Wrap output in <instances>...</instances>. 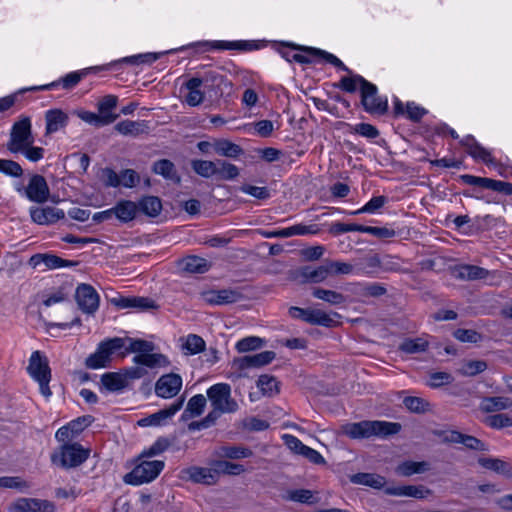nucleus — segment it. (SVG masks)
Here are the masks:
<instances>
[{"instance_id":"obj_1","label":"nucleus","mask_w":512,"mask_h":512,"mask_svg":"<svg viewBox=\"0 0 512 512\" xmlns=\"http://www.w3.org/2000/svg\"><path fill=\"white\" fill-rule=\"evenodd\" d=\"M401 429V424L397 422L364 420L346 424L343 427V432L352 439H364L371 437L387 438L398 434Z\"/></svg>"},{"instance_id":"obj_2","label":"nucleus","mask_w":512,"mask_h":512,"mask_svg":"<svg viewBox=\"0 0 512 512\" xmlns=\"http://www.w3.org/2000/svg\"><path fill=\"white\" fill-rule=\"evenodd\" d=\"M90 456V450L80 443L60 444L51 454V463L63 469L81 466Z\"/></svg>"},{"instance_id":"obj_3","label":"nucleus","mask_w":512,"mask_h":512,"mask_svg":"<svg viewBox=\"0 0 512 512\" xmlns=\"http://www.w3.org/2000/svg\"><path fill=\"white\" fill-rule=\"evenodd\" d=\"M125 347V339L114 337L100 342L96 351L86 358L85 365L89 369L108 367L112 355Z\"/></svg>"},{"instance_id":"obj_4","label":"nucleus","mask_w":512,"mask_h":512,"mask_svg":"<svg viewBox=\"0 0 512 512\" xmlns=\"http://www.w3.org/2000/svg\"><path fill=\"white\" fill-rule=\"evenodd\" d=\"M33 143L34 136L32 134L31 119L28 116H20L11 127L6 148L10 153L17 154Z\"/></svg>"},{"instance_id":"obj_5","label":"nucleus","mask_w":512,"mask_h":512,"mask_svg":"<svg viewBox=\"0 0 512 512\" xmlns=\"http://www.w3.org/2000/svg\"><path fill=\"white\" fill-rule=\"evenodd\" d=\"M164 467L165 463L161 460H142L124 476L123 481L134 486L150 483L159 476Z\"/></svg>"},{"instance_id":"obj_6","label":"nucleus","mask_w":512,"mask_h":512,"mask_svg":"<svg viewBox=\"0 0 512 512\" xmlns=\"http://www.w3.org/2000/svg\"><path fill=\"white\" fill-rule=\"evenodd\" d=\"M29 375L38 382L41 394L48 398L52 392L49 387L51 370L47 358L40 351H34L29 359L27 367Z\"/></svg>"},{"instance_id":"obj_7","label":"nucleus","mask_w":512,"mask_h":512,"mask_svg":"<svg viewBox=\"0 0 512 512\" xmlns=\"http://www.w3.org/2000/svg\"><path fill=\"white\" fill-rule=\"evenodd\" d=\"M207 397L214 409L224 413H234L238 410V404L231 397V387L227 383H217L209 387Z\"/></svg>"},{"instance_id":"obj_8","label":"nucleus","mask_w":512,"mask_h":512,"mask_svg":"<svg viewBox=\"0 0 512 512\" xmlns=\"http://www.w3.org/2000/svg\"><path fill=\"white\" fill-rule=\"evenodd\" d=\"M459 178L464 184L478 186L504 195L512 196V183L510 182L470 174L460 175Z\"/></svg>"},{"instance_id":"obj_9","label":"nucleus","mask_w":512,"mask_h":512,"mask_svg":"<svg viewBox=\"0 0 512 512\" xmlns=\"http://www.w3.org/2000/svg\"><path fill=\"white\" fill-rule=\"evenodd\" d=\"M18 192H24L25 196L32 202L44 203L49 199L50 189L46 179L39 174L31 176L28 185L22 189L17 188Z\"/></svg>"},{"instance_id":"obj_10","label":"nucleus","mask_w":512,"mask_h":512,"mask_svg":"<svg viewBox=\"0 0 512 512\" xmlns=\"http://www.w3.org/2000/svg\"><path fill=\"white\" fill-rule=\"evenodd\" d=\"M372 90L366 92L364 86L360 90L361 104L364 110L370 114L383 115L388 110V101L378 95V89L375 84L369 82Z\"/></svg>"},{"instance_id":"obj_11","label":"nucleus","mask_w":512,"mask_h":512,"mask_svg":"<svg viewBox=\"0 0 512 512\" xmlns=\"http://www.w3.org/2000/svg\"><path fill=\"white\" fill-rule=\"evenodd\" d=\"M75 298L79 308L86 314L92 315L99 308V294L89 284H80L76 289Z\"/></svg>"},{"instance_id":"obj_12","label":"nucleus","mask_w":512,"mask_h":512,"mask_svg":"<svg viewBox=\"0 0 512 512\" xmlns=\"http://www.w3.org/2000/svg\"><path fill=\"white\" fill-rule=\"evenodd\" d=\"M182 388V378L175 373L162 375L155 384L157 396L170 399L176 396Z\"/></svg>"},{"instance_id":"obj_13","label":"nucleus","mask_w":512,"mask_h":512,"mask_svg":"<svg viewBox=\"0 0 512 512\" xmlns=\"http://www.w3.org/2000/svg\"><path fill=\"white\" fill-rule=\"evenodd\" d=\"M242 293L237 289L208 290L201 293L202 300L210 305H227L242 299Z\"/></svg>"},{"instance_id":"obj_14","label":"nucleus","mask_w":512,"mask_h":512,"mask_svg":"<svg viewBox=\"0 0 512 512\" xmlns=\"http://www.w3.org/2000/svg\"><path fill=\"white\" fill-rule=\"evenodd\" d=\"M183 402L184 399L181 398L169 405V407L161 409L147 417L141 418L138 420L137 424L141 427L162 426L182 408Z\"/></svg>"},{"instance_id":"obj_15","label":"nucleus","mask_w":512,"mask_h":512,"mask_svg":"<svg viewBox=\"0 0 512 512\" xmlns=\"http://www.w3.org/2000/svg\"><path fill=\"white\" fill-rule=\"evenodd\" d=\"M275 356L276 354L273 351H262L254 355L235 358L233 360V366L237 367L239 370L261 368L271 363L275 359Z\"/></svg>"},{"instance_id":"obj_16","label":"nucleus","mask_w":512,"mask_h":512,"mask_svg":"<svg viewBox=\"0 0 512 512\" xmlns=\"http://www.w3.org/2000/svg\"><path fill=\"white\" fill-rule=\"evenodd\" d=\"M10 512H55V505L48 500L19 498L10 507Z\"/></svg>"},{"instance_id":"obj_17","label":"nucleus","mask_w":512,"mask_h":512,"mask_svg":"<svg viewBox=\"0 0 512 512\" xmlns=\"http://www.w3.org/2000/svg\"><path fill=\"white\" fill-rule=\"evenodd\" d=\"M111 303L119 309H135L137 311H146L157 308L154 300L140 296H119L112 298Z\"/></svg>"},{"instance_id":"obj_18","label":"nucleus","mask_w":512,"mask_h":512,"mask_svg":"<svg viewBox=\"0 0 512 512\" xmlns=\"http://www.w3.org/2000/svg\"><path fill=\"white\" fill-rule=\"evenodd\" d=\"M181 478L198 484H216V472L214 468L191 466L181 471Z\"/></svg>"},{"instance_id":"obj_19","label":"nucleus","mask_w":512,"mask_h":512,"mask_svg":"<svg viewBox=\"0 0 512 512\" xmlns=\"http://www.w3.org/2000/svg\"><path fill=\"white\" fill-rule=\"evenodd\" d=\"M195 46H201L204 51L210 50H238V51H251L256 48V45L251 41L239 40V41H203L197 42Z\"/></svg>"},{"instance_id":"obj_20","label":"nucleus","mask_w":512,"mask_h":512,"mask_svg":"<svg viewBox=\"0 0 512 512\" xmlns=\"http://www.w3.org/2000/svg\"><path fill=\"white\" fill-rule=\"evenodd\" d=\"M86 74H87L86 70L71 72V73H68L67 75H65L64 77H62L61 79H59L58 81H54L52 83L45 84V85L33 86L30 88H26V89L20 90V93L25 92V91L52 90L55 87H57L58 85H61L64 89L69 90V89L74 88Z\"/></svg>"},{"instance_id":"obj_21","label":"nucleus","mask_w":512,"mask_h":512,"mask_svg":"<svg viewBox=\"0 0 512 512\" xmlns=\"http://www.w3.org/2000/svg\"><path fill=\"white\" fill-rule=\"evenodd\" d=\"M30 216L33 222L39 225H50L65 217L63 210L56 207L46 206L43 208H30Z\"/></svg>"},{"instance_id":"obj_22","label":"nucleus","mask_w":512,"mask_h":512,"mask_svg":"<svg viewBox=\"0 0 512 512\" xmlns=\"http://www.w3.org/2000/svg\"><path fill=\"white\" fill-rule=\"evenodd\" d=\"M114 129L123 136L133 138L147 135L150 132L149 122L146 120H122L115 125Z\"/></svg>"},{"instance_id":"obj_23","label":"nucleus","mask_w":512,"mask_h":512,"mask_svg":"<svg viewBox=\"0 0 512 512\" xmlns=\"http://www.w3.org/2000/svg\"><path fill=\"white\" fill-rule=\"evenodd\" d=\"M460 144L465 147L467 153L475 160H480L485 164L494 163V159L489 150L480 145L474 136L467 135L460 140Z\"/></svg>"},{"instance_id":"obj_24","label":"nucleus","mask_w":512,"mask_h":512,"mask_svg":"<svg viewBox=\"0 0 512 512\" xmlns=\"http://www.w3.org/2000/svg\"><path fill=\"white\" fill-rule=\"evenodd\" d=\"M489 275V270L477 265L461 264L453 268V276L462 281L483 280Z\"/></svg>"},{"instance_id":"obj_25","label":"nucleus","mask_w":512,"mask_h":512,"mask_svg":"<svg viewBox=\"0 0 512 512\" xmlns=\"http://www.w3.org/2000/svg\"><path fill=\"white\" fill-rule=\"evenodd\" d=\"M428 111L415 102H407L404 105L399 99L394 101V114L396 117L405 116L412 122H419Z\"/></svg>"},{"instance_id":"obj_26","label":"nucleus","mask_w":512,"mask_h":512,"mask_svg":"<svg viewBox=\"0 0 512 512\" xmlns=\"http://www.w3.org/2000/svg\"><path fill=\"white\" fill-rule=\"evenodd\" d=\"M45 121V134L50 135L65 128L68 124L69 116L60 109H50L45 113Z\"/></svg>"},{"instance_id":"obj_27","label":"nucleus","mask_w":512,"mask_h":512,"mask_svg":"<svg viewBox=\"0 0 512 512\" xmlns=\"http://www.w3.org/2000/svg\"><path fill=\"white\" fill-rule=\"evenodd\" d=\"M41 264H44L48 269H56L74 265L72 261L62 259L61 257L53 254H35L29 259V265L34 268Z\"/></svg>"},{"instance_id":"obj_28","label":"nucleus","mask_w":512,"mask_h":512,"mask_svg":"<svg viewBox=\"0 0 512 512\" xmlns=\"http://www.w3.org/2000/svg\"><path fill=\"white\" fill-rule=\"evenodd\" d=\"M202 85L203 81L199 77H192L184 83L183 87L188 91L185 102L189 106L195 107L204 101L205 95L200 89Z\"/></svg>"},{"instance_id":"obj_29","label":"nucleus","mask_w":512,"mask_h":512,"mask_svg":"<svg viewBox=\"0 0 512 512\" xmlns=\"http://www.w3.org/2000/svg\"><path fill=\"white\" fill-rule=\"evenodd\" d=\"M133 363L152 369L168 367L170 365V361L166 355L150 352L135 355L133 358Z\"/></svg>"},{"instance_id":"obj_30","label":"nucleus","mask_w":512,"mask_h":512,"mask_svg":"<svg viewBox=\"0 0 512 512\" xmlns=\"http://www.w3.org/2000/svg\"><path fill=\"white\" fill-rule=\"evenodd\" d=\"M351 76H344L340 79L338 83L334 84V87L341 89L347 93H354L358 86L360 90L364 86V89L367 91L372 90V87L369 85V81L366 80L363 76L359 74H350Z\"/></svg>"},{"instance_id":"obj_31","label":"nucleus","mask_w":512,"mask_h":512,"mask_svg":"<svg viewBox=\"0 0 512 512\" xmlns=\"http://www.w3.org/2000/svg\"><path fill=\"white\" fill-rule=\"evenodd\" d=\"M337 312L327 313L321 309L310 308L309 317L307 323L310 325H318L327 328L337 326L338 322L334 317H339Z\"/></svg>"},{"instance_id":"obj_32","label":"nucleus","mask_w":512,"mask_h":512,"mask_svg":"<svg viewBox=\"0 0 512 512\" xmlns=\"http://www.w3.org/2000/svg\"><path fill=\"white\" fill-rule=\"evenodd\" d=\"M152 171L155 174L161 175L166 180L172 181L174 183H180L181 181L174 163L168 159H161L154 162Z\"/></svg>"},{"instance_id":"obj_33","label":"nucleus","mask_w":512,"mask_h":512,"mask_svg":"<svg viewBox=\"0 0 512 512\" xmlns=\"http://www.w3.org/2000/svg\"><path fill=\"white\" fill-rule=\"evenodd\" d=\"M387 493L395 496H408L417 499L426 498L431 494V490L425 488L422 485H406V486H398L393 488H388Z\"/></svg>"},{"instance_id":"obj_34","label":"nucleus","mask_w":512,"mask_h":512,"mask_svg":"<svg viewBox=\"0 0 512 512\" xmlns=\"http://www.w3.org/2000/svg\"><path fill=\"white\" fill-rule=\"evenodd\" d=\"M114 216L121 222L133 220L138 212L137 203L130 200H121L113 207Z\"/></svg>"},{"instance_id":"obj_35","label":"nucleus","mask_w":512,"mask_h":512,"mask_svg":"<svg viewBox=\"0 0 512 512\" xmlns=\"http://www.w3.org/2000/svg\"><path fill=\"white\" fill-rule=\"evenodd\" d=\"M299 275L306 282L321 283L329 276V267L322 265L318 267L304 266L299 270Z\"/></svg>"},{"instance_id":"obj_36","label":"nucleus","mask_w":512,"mask_h":512,"mask_svg":"<svg viewBox=\"0 0 512 512\" xmlns=\"http://www.w3.org/2000/svg\"><path fill=\"white\" fill-rule=\"evenodd\" d=\"M101 384L109 392H120L128 385V382L120 373L107 372L101 376Z\"/></svg>"},{"instance_id":"obj_37","label":"nucleus","mask_w":512,"mask_h":512,"mask_svg":"<svg viewBox=\"0 0 512 512\" xmlns=\"http://www.w3.org/2000/svg\"><path fill=\"white\" fill-rule=\"evenodd\" d=\"M213 148L216 154L222 157L238 158L244 153L242 147L227 139H220L214 142Z\"/></svg>"},{"instance_id":"obj_38","label":"nucleus","mask_w":512,"mask_h":512,"mask_svg":"<svg viewBox=\"0 0 512 512\" xmlns=\"http://www.w3.org/2000/svg\"><path fill=\"white\" fill-rule=\"evenodd\" d=\"M512 406V401L508 397L493 396L485 397L480 403V410L485 413L496 412L508 409Z\"/></svg>"},{"instance_id":"obj_39","label":"nucleus","mask_w":512,"mask_h":512,"mask_svg":"<svg viewBox=\"0 0 512 512\" xmlns=\"http://www.w3.org/2000/svg\"><path fill=\"white\" fill-rule=\"evenodd\" d=\"M206 402V398L202 394L194 395L189 399L181 418L188 420L200 416L204 411Z\"/></svg>"},{"instance_id":"obj_40","label":"nucleus","mask_w":512,"mask_h":512,"mask_svg":"<svg viewBox=\"0 0 512 512\" xmlns=\"http://www.w3.org/2000/svg\"><path fill=\"white\" fill-rule=\"evenodd\" d=\"M137 206L138 211L149 217H157L162 210V202L157 196L142 197Z\"/></svg>"},{"instance_id":"obj_41","label":"nucleus","mask_w":512,"mask_h":512,"mask_svg":"<svg viewBox=\"0 0 512 512\" xmlns=\"http://www.w3.org/2000/svg\"><path fill=\"white\" fill-rule=\"evenodd\" d=\"M182 270L189 273L202 274L209 270L208 261L199 256H188L180 262Z\"/></svg>"},{"instance_id":"obj_42","label":"nucleus","mask_w":512,"mask_h":512,"mask_svg":"<svg viewBox=\"0 0 512 512\" xmlns=\"http://www.w3.org/2000/svg\"><path fill=\"white\" fill-rule=\"evenodd\" d=\"M240 174L239 168L226 160H216L215 176L220 180L231 181Z\"/></svg>"},{"instance_id":"obj_43","label":"nucleus","mask_w":512,"mask_h":512,"mask_svg":"<svg viewBox=\"0 0 512 512\" xmlns=\"http://www.w3.org/2000/svg\"><path fill=\"white\" fill-rule=\"evenodd\" d=\"M313 297L323 300L330 305H342L346 302V296L334 290L316 287L312 290Z\"/></svg>"},{"instance_id":"obj_44","label":"nucleus","mask_w":512,"mask_h":512,"mask_svg":"<svg viewBox=\"0 0 512 512\" xmlns=\"http://www.w3.org/2000/svg\"><path fill=\"white\" fill-rule=\"evenodd\" d=\"M118 103V98L115 95H106L101 98L97 104L98 112L100 116H105L113 123L118 115L113 113Z\"/></svg>"},{"instance_id":"obj_45","label":"nucleus","mask_w":512,"mask_h":512,"mask_svg":"<svg viewBox=\"0 0 512 512\" xmlns=\"http://www.w3.org/2000/svg\"><path fill=\"white\" fill-rule=\"evenodd\" d=\"M429 343L424 338H406L400 345L399 350L406 354H417L427 350Z\"/></svg>"},{"instance_id":"obj_46","label":"nucleus","mask_w":512,"mask_h":512,"mask_svg":"<svg viewBox=\"0 0 512 512\" xmlns=\"http://www.w3.org/2000/svg\"><path fill=\"white\" fill-rule=\"evenodd\" d=\"M429 470V464L425 461H404L396 468V472L401 476H411L414 474H421Z\"/></svg>"},{"instance_id":"obj_47","label":"nucleus","mask_w":512,"mask_h":512,"mask_svg":"<svg viewBox=\"0 0 512 512\" xmlns=\"http://www.w3.org/2000/svg\"><path fill=\"white\" fill-rule=\"evenodd\" d=\"M256 384L261 393L267 397L275 396L280 391L277 379L267 374L260 375Z\"/></svg>"},{"instance_id":"obj_48","label":"nucleus","mask_w":512,"mask_h":512,"mask_svg":"<svg viewBox=\"0 0 512 512\" xmlns=\"http://www.w3.org/2000/svg\"><path fill=\"white\" fill-rule=\"evenodd\" d=\"M350 480L354 484L370 486L377 489L382 488L385 484V480L382 476L372 473H357L352 475Z\"/></svg>"},{"instance_id":"obj_49","label":"nucleus","mask_w":512,"mask_h":512,"mask_svg":"<svg viewBox=\"0 0 512 512\" xmlns=\"http://www.w3.org/2000/svg\"><path fill=\"white\" fill-rule=\"evenodd\" d=\"M478 463L485 469L503 475H508L511 471L509 463L498 458L480 457Z\"/></svg>"},{"instance_id":"obj_50","label":"nucleus","mask_w":512,"mask_h":512,"mask_svg":"<svg viewBox=\"0 0 512 512\" xmlns=\"http://www.w3.org/2000/svg\"><path fill=\"white\" fill-rule=\"evenodd\" d=\"M357 268V274L375 276L381 268V260L378 255H370L364 258Z\"/></svg>"},{"instance_id":"obj_51","label":"nucleus","mask_w":512,"mask_h":512,"mask_svg":"<svg viewBox=\"0 0 512 512\" xmlns=\"http://www.w3.org/2000/svg\"><path fill=\"white\" fill-rule=\"evenodd\" d=\"M305 51L312 55H318L319 57L323 58L326 62L335 66L336 68L345 71L348 74H352V71L338 57H336L332 53H329L325 50H321L318 48H306Z\"/></svg>"},{"instance_id":"obj_52","label":"nucleus","mask_w":512,"mask_h":512,"mask_svg":"<svg viewBox=\"0 0 512 512\" xmlns=\"http://www.w3.org/2000/svg\"><path fill=\"white\" fill-rule=\"evenodd\" d=\"M74 114L77 115V117H79L82 121L95 127H103L111 124L110 119L105 116H100L99 113L96 114L86 110H76L74 111Z\"/></svg>"},{"instance_id":"obj_53","label":"nucleus","mask_w":512,"mask_h":512,"mask_svg":"<svg viewBox=\"0 0 512 512\" xmlns=\"http://www.w3.org/2000/svg\"><path fill=\"white\" fill-rule=\"evenodd\" d=\"M214 471L216 472V481L218 480V475L228 474V475H239L245 471V468L241 464L232 463L225 460L216 461L214 463Z\"/></svg>"},{"instance_id":"obj_54","label":"nucleus","mask_w":512,"mask_h":512,"mask_svg":"<svg viewBox=\"0 0 512 512\" xmlns=\"http://www.w3.org/2000/svg\"><path fill=\"white\" fill-rule=\"evenodd\" d=\"M264 344V339L257 336H249L240 339L236 343L235 348L239 353H246L249 351L260 349L264 346Z\"/></svg>"},{"instance_id":"obj_55","label":"nucleus","mask_w":512,"mask_h":512,"mask_svg":"<svg viewBox=\"0 0 512 512\" xmlns=\"http://www.w3.org/2000/svg\"><path fill=\"white\" fill-rule=\"evenodd\" d=\"M191 166L194 172L201 177L210 178L215 176L216 161L193 160Z\"/></svg>"},{"instance_id":"obj_56","label":"nucleus","mask_w":512,"mask_h":512,"mask_svg":"<svg viewBox=\"0 0 512 512\" xmlns=\"http://www.w3.org/2000/svg\"><path fill=\"white\" fill-rule=\"evenodd\" d=\"M171 445V441L166 437H159L156 441L147 449H145L140 458H150L165 452Z\"/></svg>"},{"instance_id":"obj_57","label":"nucleus","mask_w":512,"mask_h":512,"mask_svg":"<svg viewBox=\"0 0 512 512\" xmlns=\"http://www.w3.org/2000/svg\"><path fill=\"white\" fill-rule=\"evenodd\" d=\"M125 343L128 342L129 345L126 348V352H133L138 354H143L147 352H152L154 350V344L150 341L142 340V339H134L130 337H126Z\"/></svg>"},{"instance_id":"obj_58","label":"nucleus","mask_w":512,"mask_h":512,"mask_svg":"<svg viewBox=\"0 0 512 512\" xmlns=\"http://www.w3.org/2000/svg\"><path fill=\"white\" fill-rule=\"evenodd\" d=\"M487 369V363L483 360H469L465 362L459 369V373L463 376L473 377Z\"/></svg>"},{"instance_id":"obj_59","label":"nucleus","mask_w":512,"mask_h":512,"mask_svg":"<svg viewBox=\"0 0 512 512\" xmlns=\"http://www.w3.org/2000/svg\"><path fill=\"white\" fill-rule=\"evenodd\" d=\"M159 56L160 55L157 53L137 54V55L124 57V58L116 61L115 64L116 63H127V64H131V65L152 64L156 60L159 59Z\"/></svg>"},{"instance_id":"obj_60","label":"nucleus","mask_w":512,"mask_h":512,"mask_svg":"<svg viewBox=\"0 0 512 512\" xmlns=\"http://www.w3.org/2000/svg\"><path fill=\"white\" fill-rule=\"evenodd\" d=\"M0 172L10 177L19 178L23 175V168L14 160L0 158Z\"/></svg>"},{"instance_id":"obj_61","label":"nucleus","mask_w":512,"mask_h":512,"mask_svg":"<svg viewBox=\"0 0 512 512\" xmlns=\"http://www.w3.org/2000/svg\"><path fill=\"white\" fill-rule=\"evenodd\" d=\"M387 202V197L381 195V196H374L372 197L362 208L350 212L352 215H358L362 213H375L377 210L382 208Z\"/></svg>"},{"instance_id":"obj_62","label":"nucleus","mask_w":512,"mask_h":512,"mask_svg":"<svg viewBox=\"0 0 512 512\" xmlns=\"http://www.w3.org/2000/svg\"><path fill=\"white\" fill-rule=\"evenodd\" d=\"M205 341L202 337L196 334H189L183 345V348L187 351V354H197L205 349Z\"/></svg>"},{"instance_id":"obj_63","label":"nucleus","mask_w":512,"mask_h":512,"mask_svg":"<svg viewBox=\"0 0 512 512\" xmlns=\"http://www.w3.org/2000/svg\"><path fill=\"white\" fill-rule=\"evenodd\" d=\"M252 455V451L245 447L224 446L221 448V456L228 459L248 458Z\"/></svg>"},{"instance_id":"obj_64","label":"nucleus","mask_w":512,"mask_h":512,"mask_svg":"<svg viewBox=\"0 0 512 512\" xmlns=\"http://www.w3.org/2000/svg\"><path fill=\"white\" fill-rule=\"evenodd\" d=\"M453 336L463 343H478L482 340V335L472 329L459 328L454 331Z\"/></svg>"}]
</instances>
